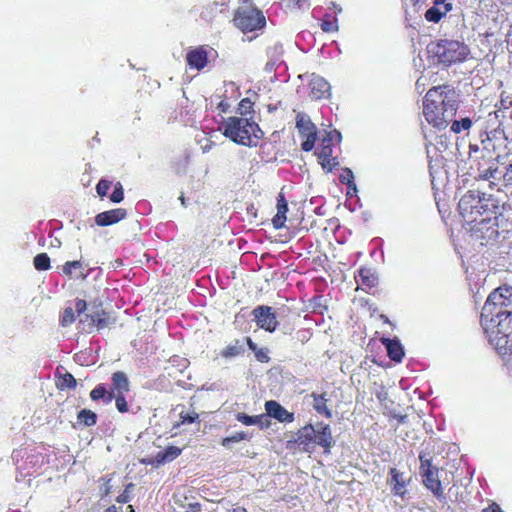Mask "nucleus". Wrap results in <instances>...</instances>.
<instances>
[{
    "label": "nucleus",
    "mask_w": 512,
    "mask_h": 512,
    "mask_svg": "<svg viewBox=\"0 0 512 512\" xmlns=\"http://www.w3.org/2000/svg\"><path fill=\"white\" fill-rule=\"evenodd\" d=\"M75 321V313L72 307H66L62 313L60 323L62 326L71 325Z\"/></svg>",
    "instance_id": "obj_39"
},
{
    "label": "nucleus",
    "mask_w": 512,
    "mask_h": 512,
    "mask_svg": "<svg viewBox=\"0 0 512 512\" xmlns=\"http://www.w3.org/2000/svg\"><path fill=\"white\" fill-rule=\"evenodd\" d=\"M481 325L492 344L507 345L512 334V287L501 286L490 293L482 308Z\"/></svg>",
    "instance_id": "obj_1"
},
{
    "label": "nucleus",
    "mask_w": 512,
    "mask_h": 512,
    "mask_svg": "<svg viewBox=\"0 0 512 512\" xmlns=\"http://www.w3.org/2000/svg\"><path fill=\"white\" fill-rule=\"evenodd\" d=\"M340 141L341 133L336 129L327 132L326 136L322 139L321 147L317 154L323 169L332 171V169L338 165L337 159L333 157L332 146L340 143Z\"/></svg>",
    "instance_id": "obj_10"
},
{
    "label": "nucleus",
    "mask_w": 512,
    "mask_h": 512,
    "mask_svg": "<svg viewBox=\"0 0 512 512\" xmlns=\"http://www.w3.org/2000/svg\"><path fill=\"white\" fill-rule=\"evenodd\" d=\"M247 344L250 349H252L253 351L256 350V344L250 338H247Z\"/></svg>",
    "instance_id": "obj_55"
},
{
    "label": "nucleus",
    "mask_w": 512,
    "mask_h": 512,
    "mask_svg": "<svg viewBox=\"0 0 512 512\" xmlns=\"http://www.w3.org/2000/svg\"><path fill=\"white\" fill-rule=\"evenodd\" d=\"M501 106L503 108H509L510 106H512V100L509 98V97H502L501 98Z\"/></svg>",
    "instance_id": "obj_51"
},
{
    "label": "nucleus",
    "mask_w": 512,
    "mask_h": 512,
    "mask_svg": "<svg viewBox=\"0 0 512 512\" xmlns=\"http://www.w3.org/2000/svg\"><path fill=\"white\" fill-rule=\"evenodd\" d=\"M180 417H181L182 424H191L198 419V414L196 412L185 413V414L181 413Z\"/></svg>",
    "instance_id": "obj_45"
},
{
    "label": "nucleus",
    "mask_w": 512,
    "mask_h": 512,
    "mask_svg": "<svg viewBox=\"0 0 512 512\" xmlns=\"http://www.w3.org/2000/svg\"><path fill=\"white\" fill-rule=\"evenodd\" d=\"M75 309L80 317V322L88 327V331L92 332L94 329L101 330L108 325V314L104 311L101 304L94 306L90 313L83 314L87 309V303L83 299H77Z\"/></svg>",
    "instance_id": "obj_8"
},
{
    "label": "nucleus",
    "mask_w": 512,
    "mask_h": 512,
    "mask_svg": "<svg viewBox=\"0 0 512 512\" xmlns=\"http://www.w3.org/2000/svg\"><path fill=\"white\" fill-rule=\"evenodd\" d=\"M200 511V504L194 503L190 505V510H187L185 512H198Z\"/></svg>",
    "instance_id": "obj_52"
},
{
    "label": "nucleus",
    "mask_w": 512,
    "mask_h": 512,
    "mask_svg": "<svg viewBox=\"0 0 512 512\" xmlns=\"http://www.w3.org/2000/svg\"><path fill=\"white\" fill-rule=\"evenodd\" d=\"M129 509H130V512H134L133 507L131 505L129 506Z\"/></svg>",
    "instance_id": "obj_61"
},
{
    "label": "nucleus",
    "mask_w": 512,
    "mask_h": 512,
    "mask_svg": "<svg viewBox=\"0 0 512 512\" xmlns=\"http://www.w3.org/2000/svg\"><path fill=\"white\" fill-rule=\"evenodd\" d=\"M124 198V192L122 186L118 183L114 186V190L110 195V200L114 203H119Z\"/></svg>",
    "instance_id": "obj_43"
},
{
    "label": "nucleus",
    "mask_w": 512,
    "mask_h": 512,
    "mask_svg": "<svg viewBox=\"0 0 512 512\" xmlns=\"http://www.w3.org/2000/svg\"><path fill=\"white\" fill-rule=\"evenodd\" d=\"M314 445H319L325 449V452H329L333 438L330 426L328 424H318L315 427Z\"/></svg>",
    "instance_id": "obj_19"
},
{
    "label": "nucleus",
    "mask_w": 512,
    "mask_h": 512,
    "mask_svg": "<svg viewBox=\"0 0 512 512\" xmlns=\"http://www.w3.org/2000/svg\"><path fill=\"white\" fill-rule=\"evenodd\" d=\"M288 211L287 201L282 193L277 198V213L274 216L272 223L276 229H280L284 226L286 221V214Z\"/></svg>",
    "instance_id": "obj_24"
},
{
    "label": "nucleus",
    "mask_w": 512,
    "mask_h": 512,
    "mask_svg": "<svg viewBox=\"0 0 512 512\" xmlns=\"http://www.w3.org/2000/svg\"><path fill=\"white\" fill-rule=\"evenodd\" d=\"M359 275L362 279V283L368 286H374L376 277L368 269H361Z\"/></svg>",
    "instance_id": "obj_41"
},
{
    "label": "nucleus",
    "mask_w": 512,
    "mask_h": 512,
    "mask_svg": "<svg viewBox=\"0 0 512 512\" xmlns=\"http://www.w3.org/2000/svg\"><path fill=\"white\" fill-rule=\"evenodd\" d=\"M104 512H118V508L115 505H112V506L108 507L107 509H105Z\"/></svg>",
    "instance_id": "obj_56"
},
{
    "label": "nucleus",
    "mask_w": 512,
    "mask_h": 512,
    "mask_svg": "<svg viewBox=\"0 0 512 512\" xmlns=\"http://www.w3.org/2000/svg\"><path fill=\"white\" fill-rule=\"evenodd\" d=\"M427 53L436 62L450 66L466 60L470 50L466 44L458 40L441 39L427 45Z\"/></svg>",
    "instance_id": "obj_6"
},
{
    "label": "nucleus",
    "mask_w": 512,
    "mask_h": 512,
    "mask_svg": "<svg viewBox=\"0 0 512 512\" xmlns=\"http://www.w3.org/2000/svg\"><path fill=\"white\" fill-rule=\"evenodd\" d=\"M248 439V434L245 432H236L235 434L225 437L222 440V445L224 447L230 448L232 444L238 443L242 440Z\"/></svg>",
    "instance_id": "obj_37"
},
{
    "label": "nucleus",
    "mask_w": 512,
    "mask_h": 512,
    "mask_svg": "<svg viewBox=\"0 0 512 512\" xmlns=\"http://www.w3.org/2000/svg\"><path fill=\"white\" fill-rule=\"evenodd\" d=\"M382 344L386 347L389 358L395 362H401L404 357V348L399 339L382 338Z\"/></svg>",
    "instance_id": "obj_22"
},
{
    "label": "nucleus",
    "mask_w": 512,
    "mask_h": 512,
    "mask_svg": "<svg viewBox=\"0 0 512 512\" xmlns=\"http://www.w3.org/2000/svg\"><path fill=\"white\" fill-rule=\"evenodd\" d=\"M256 357H257V359H258L259 361H261V362H267V361H268V359H269V357L267 356V354H266L264 351H262V350H260V351L256 352Z\"/></svg>",
    "instance_id": "obj_50"
},
{
    "label": "nucleus",
    "mask_w": 512,
    "mask_h": 512,
    "mask_svg": "<svg viewBox=\"0 0 512 512\" xmlns=\"http://www.w3.org/2000/svg\"><path fill=\"white\" fill-rule=\"evenodd\" d=\"M233 22L243 33H249L262 30L266 25V18L261 10L243 6L236 10Z\"/></svg>",
    "instance_id": "obj_7"
},
{
    "label": "nucleus",
    "mask_w": 512,
    "mask_h": 512,
    "mask_svg": "<svg viewBox=\"0 0 512 512\" xmlns=\"http://www.w3.org/2000/svg\"><path fill=\"white\" fill-rule=\"evenodd\" d=\"M311 336L312 332L309 329H299L295 334L297 341L301 342L302 344L308 342Z\"/></svg>",
    "instance_id": "obj_44"
},
{
    "label": "nucleus",
    "mask_w": 512,
    "mask_h": 512,
    "mask_svg": "<svg viewBox=\"0 0 512 512\" xmlns=\"http://www.w3.org/2000/svg\"><path fill=\"white\" fill-rule=\"evenodd\" d=\"M311 396L313 398V408L317 411V413L325 415L327 418H331L332 412L326 405L327 399L324 397V395L312 393Z\"/></svg>",
    "instance_id": "obj_29"
},
{
    "label": "nucleus",
    "mask_w": 512,
    "mask_h": 512,
    "mask_svg": "<svg viewBox=\"0 0 512 512\" xmlns=\"http://www.w3.org/2000/svg\"><path fill=\"white\" fill-rule=\"evenodd\" d=\"M284 53V49L282 44L280 43H274L267 49V57L268 61L266 64V71L271 72L272 70H275L279 68L281 65L284 64V61L282 59Z\"/></svg>",
    "instance_id": "obj_18"
},
{
    "label": "nucleus",
    "mask_w": 512,
    "mask_h": 512,
    "mask_svg": "<svg viewBox=\"0 0 512 512\" xmlns=\"http://www.w3.org/2000/svg\"><path fill=\"white\" fill-rule=\"evenodd\" d=\"M451 8V4H446L445 0H435L434 5L426 11L425 18L429 22L437 23Z\"/></svg>",
    "instance_id": "obj_21"
},
{
    "label": "nucleus",
    "mask_w": 512,
    "mask_h": 512,
    "mask_svg": "<svg viewBox=\"0 0 512 512\" xmlns=\"http://www.w3.org/2000/svg\"><path fill=\"white\" fill-rule=\"evenodd\" d=\"M472 126V120L469 117L462 118L460 120H455L451 124V131L458 134L462 131H468Z\"/></svg>",
    "instance_id": "obj_34"
},
{
    "label": "nucleus",
    "mask_w": 512,
    "mask_h": 512,
    "mask_svg": "<svg viewBox=\"0 0 512 512\" xmlns=\"http://www.w3.org/2000/svg\"><path fill=\"white\" fill-rule=\"evenodd\" d=\"M332 5H333L334 9H336V10H337V12H339V13H340V12L342 11V8H341V7H338L336 3H332Z\"/></svg>",
    "instance_id": "obj_59"
},
{
    "label": "nucleus",
    "mask_w": 512,
    "mask_h": 512,
    "mask_svg": "<svg viewBox=\"0 0 512 512\" xmlns=\"http://www.w3.org/2000/svg\"><path fill=\"white\" fill-rule=\"evenodd\" d=\"M82 263L80 261H68L63 265V273L69 277L72 276L73 270L81 269Z\"/></svg>",
    "instance_id": "obj_40"
},
{
    "label": "nucleus",
    "mask_w": 512,
    "mask_h": 512,
    "mask_svg": "<svg viewBox=\"0 0 512 512\" xmlns=\"http://www.w3.org/2000/svg\"><path fill=\"white\" fill-rule=\"evenodd\" d=\"M220 130L233 142L248 147L257 146L264 136L258 124L247 117H229L221 125Z\"/></svg>",
    "instance_id": "obj_4"
},
{
    "label": "nucleus",
    "mask_w": 512,
    "mask_h": 512,
    "mask_svg": "<svg viewBox=\"0 0 512 512\" xmlns=\"http://www.w3.org/2000/svg\"><path fill=\"white\" fill-rule=\"evenodd\" d=\"M266 416L272 417L280 422L290 423L294 420L293 413L286 410L278 402L270 400L265 403Z\"/></svg>",
    "instance_id": "obj_15"
},
{
    "label": "nucleus",
    "mask_w": 512,
    "mask_h": 512,
    "mask_svg": "<svg viewBox=\"0 0 512 512\" xmlns=\"http://www.w3.org/2000/svg\"><path fill=\"white\" fill-rule=\"evenodd\" d=\"M483 512H503L500 506L496 503L491 504L489 507L485 508Z\"/></svg>",
    "instance_id": "obj_49"
},
{
    "label": "nucleus",
    "mask_w": 512,
    "mask_h": 512,
    "mask_svg": "<svg viewBox=\"0 0 512 512\" xmlns=\"http://www.w3.org/2000/svg\"><path fill=\"white\" fill-rule=\"evenodd\" d=\"M499 174L498 161L494 162V165L490 164L485 167H479L476 169L475 178L479 180L489 181L490 187L495 185L491 180L497 179Z\"/></svg>",
    "instance_id": "obj_25"
},
{
    "label": "nucleus",
    "mask_w": 512,
    "mask_h": 512,
    "mask_svg": "<svg viewBox=\"0 0 512 512\" xmlns=\"http://www.w3.org/2000/svg\"><path fill=\"white\" fill-rule=\"evenodd\" d=\"M458 209L471 232L489 239L497 235L496 216L500 213V204L492 195L470 190L461 197Z\"/></svg>",
    "instance_id": "obj_2"
},
{
    "label": "nucleus",
    "mask_w": 512,
    "mask_h": 512,
    "mask_svg": "<svg viewBox=\"0 0 512 512\" xmlns=\"http://www.w3.org/2000/svg\"><path fill=\"white\" fill-rule=\"evenodd\" d=\"M315 427L312 425H306L301 428L295 438V443L302 447L305 452H312L315 448L314 445Z\"/></svg>",
    "instance_id": "obj_16"
},
{
    "label": "nucleus",
    "mask_w": 512,
    "mask_h": 512,
    "mask_svg": "<svg viewBox=\"0 0 512 512\" xmlns=\"http://www.w3.org/2000/svg\"><path fill=\"white\" fill-rule=\"evenodd\" d=\"M171 362L173 364H175V362H179V366L181 367V369H185L188 366V360L184 358L173 357L171 359Z\"/></svg>",
    "instance_id": "obj_47"
},
{
    "label": "nucleus",
    "mask_w": 512,
    "mask_h": 512,
    "mask_svg": "<svg viewBox=\"0 0 512 512\" xmlns=\"http://www.w3.org/2000/svg\"><path fill=\"white\" fill-rule=\"evenodd\" d=\"M310 95L313 99L319 100L328 98L331 94L330 84L321 76L313 74L310 82Z\"/></svg>",
    "instance_id": "obj_14"
},
{
    "label": "nucleus",
    "mask_w": 512,
    "mask_h": 512,
    "mask_svg": "<svg viewBox=\"0 0 512 512\" xmlns=\"http://www.w3.org/2000/svg\"><path fill=\"white\" fill-rule=\"evenodd\" d=\"M469 159L472 163L471 169L475 170L482 166L494 165V162L498 161V157H494L492 150L472 144L469 146Z\"/></svg>",
    "instance_id": "obj_12"
},
{
    "label": "nucleus",
    "mask_w": 512,
    "mask_h": 512,
    "mask_svg": "<svg viewBox=\"0 0 512 512\" xmlns=\"http://www.w3.org/2000/svg\"><path fill=\"white\" fill-rule=\"evenodd\" d=\"M181 451L182 450L176 446H169L157 454L156 461L158 464L171 462L181 454Z\"/></svg>",
    "instance_id": "obj_30"
},
{
    "label": "nucleus",
    "mask_w": 512,
    "mask_h": 512,
    "mask_svg": "<svg viewBox=\"0 0 512 512\" xmlns=\"http://www.w3.org/2000/svg\"><path fill=\"white\" fill-rule=\"evenodd\" d=\"M253 105L254 104L250 99H248V98L242 99L238 105V111L241 114L240 117H245L247 115L252 114L254 112Z\"/></svg>",
    "instance_id": "obj_38"
},
{
    "label": "nucleus",
    "mask_w": 512,
    "mask_h": 512,
    "mask_svg": "<svg viewBox=\"0 0 512 512\" xmlns=\"http://www.w3.org/2000/svg\"><path fill=\"white\" fill-rule=\"evenodd\" d=\"M78 423L90 427L97 423V414L89 409H82L77 414Z\"/></svg>",
    "instance_id": "obj_31"
},
{
    "label": "nucleus",
    "mask_w": 512,
    "mask_h": 512,
    "mask_svg": "<svg viewBox=\"0 0 512 512\" xmlns=\"http://www.w3.org/2000/svg\"><path fill=\"white\" fill-rule=\"evenodd\" d=\"M186 60L191 68L201 70L207 64V52L202 47L194 49L187 54Z\"/></svg>",
    "instance_id": "obj_23"
},
{
    "label": "nucleus",
    "mask_w": 512,
    "mask_h": 512,
    "mask_svg": "<svg viewBox=\"0 0 512 512\" xmlns=\"http://www.w3.org/2000/svg\"><path fill=\"white\" fill-rule=\"evenodd\" d=\"M298 8H305L307 6V0H296Z\"/></svg>",
    "instance_id": "obj_54"
},
{
    "label": "nucleus",
    "mask_w": 512,
    "mask_h": 512,
    "mask_svg": "<svg viewBox=\"0 0 512 512\" xmlns=\"http://www.w3.org/2000/svg\"><path fill=\"white\" fill-rule=\"evenodd\" d=\"M389 474L388 484L391 486L392 493L396 496L404 497L407 492L404 474L396 468H391Z\"/></svg>",
    "instance_id": "obj_20"
},
{
    "label": "nucleus",
    "mask_w": 512,
    "mask_h": 512,
    "mask_svg": "<svg viewBox=\"0 0 512 512\" xmlns=\"http://www.w3.org/2000/svg\"><path fill=\"white\" fill-rule=\"evenodd\" d=\"M33 264L38 271L48 270L51 267L50 257L47 253H39L34 257Z\"/></svg>",
    "instance_id": "obj_33"
},
{
    "label": "nucleus",
    "mask_w": 512,
    "mask_h": 512,
    "mask_svg": "<svg viewBox=\"0 0 512 512\" xmlns=\"http://www.w3.org/2000/svg\"><path fill=\"white\" fill-rule=\"evenodd\" d=\"M339 179L343 184H346L349 189H352L353 192L357 191L356 184L354 182V175L351 169H343L342 173L339 176Z\"/></svg>",
    "instance_id": "obj_35"
},
{
    "label": "nucleus",
    "mask_w": 512,
    "mask_h": 512,
    "mask_svg": "<svg viewBox=\"0 0 512 512\" xmlns=\"http://www.w3.org/2000/svg\"><path fill=\"white\" fill-rule=\"evenodd\" d=\"M321 29L327 33L338 31L339 26L337 18L331 17L329 15L325 16V18L321 22Z\"/></svg>",
    "instance_id": "obj_36"
},
{
    "label": "nucleus",
    "mask_w": 512,
    "mask_h": 512,
    "mask_svg": "<svg viewBox=\"0 0 512 512\" xmlns=\"http://www.w3.org/2000/svg\"><path fill=\"white\" fill-rule=\"evenodd\" d=\"M223 7V3H210L202 9L200 17L202 20L206 22H212L216 18V16L223 11Z\"/></svg>",
    "instance_id": "obj_27"
},
{
    "label": "nucleus",
    "mask_w": 512,
    "mask_h": 512,
    "mask_svg": "<svg viewBox=\"0 0 512 512\" xmlns=\"http://www.w3.org/2000/svg\"><path fill=\"white\" fill-rule=\"evenodd\" d=\"M502 4L511 5L512 0H499Z\"/></svg>",
    "instance_id": "obj_58"
},
{
    "label": "nucleus",
    "mask_w": 512,
    "mask_h": 512,
    "mask_svg": "<svg viewBox=\"0 0 512 512\" xmlns=\"http://www.w3.org/2000/svg\"><path fill=\"white\" fill-rule=\"evenodd\" d=\"M296 128L299 133L306 138L301 145L302 149L306 152L311 151L314 148L316 141V126L312 123L308 115L305 113H298L296 116Z\"/></svg>",
    "instance_id": "obj_11"
},
{
    "label": "nucleus",
    "mask_w": 512,
    "mask_h": 512,
    "mask_svg": "<svg viewBox=\"0 0 512 512\" xmlns=\"http://www.w3.org/2000/svg\"><path fill=\"white\" fill-rule=\"evenodd\" d=\"M244 352L243 345L239 340H236L233 344L228 345L225 349L221 351V356L230 359L236 356H239Z\"/></svg>",
    "instance_id": "obj_32"
},
{
    "label": "nucleus",
    "mask_w": 512,
    "mask_h": 512,
    "mask_svg": "<svg viewBox=\"0 0 512 512\" xmlns=\"http://www.w3.org/2000/svg\"><path fill=\"white\" fill-rule=\"evenodd\" d=\"M427 79L424 76H421L416 81V89L422 93L425 89Z\"/></svg>",
    "instance_id": "obj_46"
},
{
    "label": "nucleus",
    "mask_w": 512,
    "mask_h": 512,
    "mask_svg": "<svg viewBox=\"0 0 512 512\" xmlns=\"http://www.w3.org/2000/svg\"><path fill=\"white\" fill-rule=\"evenodd\" d=\"M111 182L108 181V180H105V179H101L98 184L96 185V191H97V194L103 198L105 196H107L108 194V191L111 187Z\"/></svg>",
    "instance_id": "obj_42"
},
{
    "label": "nucleus",
    "mask_w": 512,
    "mask_h": 512,
    "mask_svg": "<svg viewBox=\"0 0 512 512\" xmlns=\"http://www.w3.org/2000/svg\"><path fill=\"white\" fill-rule=\"evenodd\" d=\"M77 386V381L75 377L69 373L65 372L64 374L58 375V372L56 373V387L60 390L65 389H75Z\"/></svg>",
    "instance_id": "obj_28"
},
{
    "label": "nucleus",
    "mask_w": 512,
    "mask_h": 512,
    "mask_svg": "<svg viewBox=\"0 0 512 512\" xmlns=\"http://www.w3.org/2000/svg\"><path fill=\"white\" fill-rule=\"evenodd\" d=\"M236 419L244 425H258L261 428L269 426V419L266 415L249 416L245 413H238Z\"/></svg>",
    "instance_id": "obj_26"
},
{
    "label": "nucleus",
    "mask_w": 512,
    "mask_h": 512,
    "mask_svg": "<svg viewBox=\"0 0 512 512\" xmlns=\"http://www.w3.org/2000/svg\"><path fill=\"white\" fill-rule=\"evenodd\" d=\"M180 200H181V203H182L183 205H185V199H184V197H183V196H181V197H180Z\"/></svg>",
    "instance_id": "obj_60"
},
{
    "label": "nucleus",
    "mask_w": 512,
    "mask_h": 512,
    "mask_svg": "<svg viewBox=\"0 0 512 512\" xmlns=\"http://www.w3.org/2000/svg\"><path fill=\"white\" fill-rule=\"evenodd\" d=\"M252 314L259 328L269 332H273L276 329L278 322L272 307L258 306L252 311Z\"/></svg>",
    "instance_id": "obj_13"
},
{
    "label": "nucleus",
    "mask_w": 512,
    "mask_h": 512,
    "mask_svg": "<svg viewBox=\"0 0 512 512\" xmlns=\"http://www.w3.org/2000/svg\"><path fill=\"white\" fill-rule=\"evenodd\" d=\"M419 459L421 462L420 475L424 486L430 490L438 500H445L443 487L438 477V468L434 467L431 461L425 458L424 455H420Z\"/></svg>",
    "instance_id": "obj_9"
},
{
    "label": "nucleus",
    "mask_w": 512,
    "mask_h": 512,
    "mask_svg": "<svg viewBox=\"0 0 512 512\" xmlns=\"http://www.w3.org/2000/svg\"><path fill=\"white\" fill-rule=\"evenodd\" d=\"M128 486L123 490V492L118 496L117 501L120 503H124L128 501Z\"/></svg>",
    "instance_id": "obj_48"
},
{
    "label": "nucleus",
    "mask_w": 512,
    "mask_h": 512,
    "mask_svg": "<svg viewBox=\"0 0 512 512\" xmlns=\"http://www.w3.org/2000/svg\"><path fill=\"white\" fill-rule=\"evenodd\" d=\"M212 147V142L207 141L205 145H201V149L204 153L208 152Z\"/></svg>",
    "instance_id": "obj_53"
},
{
    "label": "nucleus",
    "mask_w": 512,
    "mask_h": 512,
    "mask_svg": "<svg viewBox=\"0 0 512 512\" xmlns=\"http://www.w3.org/2000/svg\"><path fill=\"white\" fill-rule=\"evenodd\" d=\"M125 391H128V377L125 372L117 371L111 376L109 389L106 388L105 384L100 383L91 390L90 398L93 401L102 400L104 404H110L115 400L118 411L124 413L128 411Z\"/></svg>",
    "instance_id": "obj_5"
},
{
    "label": "nucleus",
    "mask_w": 512,
    "mask_h": 512,
    "mask_svg": "<svg viewBox=\"0 0 512 512\" xmlns=\"http://www.w3.org/2000/svg\"><path fill=\"white\" fill-rule=\"evenodd\" d=\"M459 104V94L449 85L433 87L426 93L423 114L432 126L443 129L455 116Z\"/></svg>",
    "instance_id": "obj_3"
},
{
    "label": "nucleus",
    "mask_w": 512,
    "mask_h": 512,
    "mask_svg": "<svg viewBox=\"0 0 512 512\" xmlns=\"http://www.w3.org/2000/svg\"><path fill=\"white\" fill-rule=\"evenodd\" d=\"M232 512H247V510L243 507H236Z\"/></svg>",
    "instance_id": "obj_57"
},
{
    "label": "nucleus",
    "mask_w": 512,
    "mask_h": 512,
    "mask_svg": "<svg viewBox=\"0 0 512 512\" xmlns=\"http://www.w3.org/2000/svg\"><path fill=\"white\" fill-rule=\"evenodd\" d=\"M126 217V210L122 208L112 209L96 215L95 223L104 227L113 225Z\"/></svg>",
    "instance_id": "obj_17"
}]
</instances>
